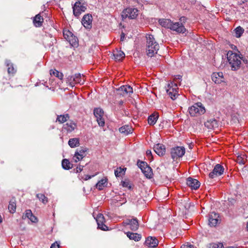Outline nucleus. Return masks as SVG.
Instances as JSON below:
<instances>
[{"label":"nucleus","instance_id":"obj_51","mask_svg":"<svg viewBox=\"0 0 248 248\" xmlns=\"http://www.w3.org/2000/svg\"><path fill=\"white\" fill-rule=\"evenodd\" d=\"M59 245L58 244L54 243L51 245L50 248H59Z\"/></svg>","mask_w":248,"mask_h":248},{"label":"nucleus","instance_id":"obj_12","mask_svg":"<svg viewBox=\"0 0 248 248\" xmlns=\"http://www.w3.org/2000/svg\"><path fill=\"white\" fill-rule=\"evenodd\" d=\"M173 83H171V86L170 84H169V88L167 89V93L172 100H175L179 94L178 93V88L177 84H175L174 87H173Z\"/></svg>","mask_w":248,"mask_h":248},{"label":"nucleus","instance_id":"obj_40","mask_svg":"<svg viewBox=\"0 0 248 248\" xmlns=\"http://www.w3.org/2000/svg\"><path fill=\"white\" fill-rule=\"evenodd\" d=\"M123 187H127L129 189H132L134 185L129 180H125L121 182Z\"/></svg>","mask_w":248,"mask_h":248},{"label":"nucleus","instance_id":"obj_50","mask_svg":"<svg viewBox=\"0 0 248 248\" xmlns=\"http://www.w3.org/2000/svg\"><path fill=\"white\" fill-rule=\"evenodd\" d=\"M83 166H81L80 165H79L78 167H77L75 172L76 173H78L79 172L83 170Z\"/></svg>","mask_w":248,"mask_h":248},{"label":"nucleus","instance_id":"obj_52","mask_svg":"<svg viewBox=\"0 0 248 248\" xmlns=\"http://www.w3.org/2000/svg\"><path fill=\"white\" fill-rule=\"evenodd\" d=\"M93 176H90L88 175H85V178H84L85 180H88L89 179L91 178Z\"/></svg>","mask_w":248,"mask_h":248},{"label":"nucleus","instance_id":"obj_44","mask_svg":"<svg viewBox=\"0 0 248 248\" xmlns=\"http://www.w3.org/2000/svg\"><path fill=\"white\" fill-rule=\"evenodd\" d=\"M96 221L97 222V223L105 222V219L104 216L101 214H98L96 218Z\"/></svg>","mask_w":248,"mask_h":248},{"label":"nucleus","instance_id":"obj_38","mask_svg":"<svg viewBox=\"0 0 248 248\" xmlns=\"http://www.w3.org/2000/svg\"><path fill=\"white\" fill-rule=\"evenodd\" d=\"M50 74L51 75V76H54L55 77L58 78L60 79H62L63 76L62 73L59 72L58 71L56 70H50Z\"/></svg>","mask_w":248,"mask_h":248},{"label":"nucleus","instance_id":"obj_18","mask_svg":"<svg viewBox=\"0 0 248 248\" xmlns=\"http://www.w3.org/2000/svg\"><path fill=\"white\" fill-rule=\"evenodd\" d=\"M86 151L87 149L83 148H81L78 150H77L73 157V159L75 162H77L81 160L85 156Z\"/></svg>","mask_w":248,"mask_h":248},{"label":"nucleus","instance_id":"obj_36","mask_svg":"<svg viewBox=\"0 0 248 248\" xmlns=\"http://www.w3.org/2000/svg\"><path fill=\"white\" fill-rule=\"evenodd\" d=\"M62 167L64 170H69L72 168V164L70 162L68 159H64L62 163Z\"/></svg>","mask_w":248,"mask_h":248},{"label":"nucleus","instance_id":"obj_5","mask_svg":"<svg viewBox=\"0 0 248 248\" xmlns=\"http://www.w3.org/2000/svg\"><path fill=\"white\" fill-rule=\"evenodd\" d=\"M67 81L70 85L73 87L75 84L78 83L80 85L83 84L85 81L84 76H81V74H76L73 76H68L67 78Z\"/></svg>","mask_w":248,"mask_h":248},{"label":"nucleus","instance_id":"obj_59","mask_svg":"<svg viewBox=\"0 0 248 248\" xmlns=\"http://www.w3.org/2000/svg\"><path fill=\"white\" fill-rule=\"evenodd\" d=\"M182 18H185V17H182L181 18V19Z\"/></svg>","mask_w":248,"mask_h":248},{"label":"nucleus","instance_id":"obj_30","mask_svg":"<svg viewBox=\"0 0 248 248\" xmlns=\"http://www.w3.org/2000/svg\"><path fill=\"white\" fill-rule=\"evenodd\" d=\"M69 117L68 114L57 115L56 122H58L60 124H63L66 122L69 119Z\"/></svg>","mask_w":248,"mask_h":248},{"label":"nucleus","instance_id":"obj_21","mask_svg":"<svg viewBox=\"0 0 248 248\" xmlns=\"http://www.w3.org/2000/svg\"><path fill=\"white\" fill-rule=\"evenodd\" d=\"M154 150L159 156L164 155L166 152L165 145L160 143L155 144L154 147Z\"/></svg>","mask_w":248,"mask_h":248},{"label":"nucleus","instance_id":"obj_2","mask_svg":"<svg viewBox=\"0 0 248 248\" xmlns=\"http://www.w3.org/2000/svg\"><path fill=\"white\" fill-rule=\"evenodd\" d=\"M146 53L148 57H152L157 54L159 46L155 41L154 37L152 34H148L146 36Z\"/></svg>","mask_w":248,"mask_h":248},{"label":"nucleus","instance_id":"obj_22","mask_svg":"<svg viewBox=\"0 0 248 248\" xmlns=\"http://www.w3.org/2000/svg\"><path fill=\"white\" fill-rule=\"evenodd\" d=\"M212 80L217 84H219L223 81V76L222 72L213 73L211 76Z\"/></svg>","mask_w":248,"mask_h":248},{"label":"nucleus","instance_id":"obj_29","mask_svg":"<svg viewBox=\"0 0 248 248\" xmlns=\"http://www.w3.org/2000/svg\"><path fill=\"white\" fill-rule=\"evenodd\" d=\"M25 217L29 218L32 222L35 223L38 221L37 218L32 214L31 210L26 211Z\"/></svg>","mask_w":248,"mask_h":248},{"label":"nucleus","instance_id":"obj_3","mask_svg":"<svg viewBox=\"0 0 248 248\" xmlns=\"http://www.w3.org/2000/svg\"><path fill=\"white\" fill-rule=\"evenodd\" d=\"M191 116H198L203 114L205 112V108L201 102L195 103L188 108Z\"/></svg>","mask_w":248,"mask_h":248},{"label":"nucleus","instance_id":"obj_57","mask_svg":"<svg viewBox=\"0 0 248 248\" xmlns=\"http://www.w3.org/2000/svg\"><path fill=\"white\" fill-rule=\"evenodd\" d=\"M247 230L248 231V222L247 223Z\"/></svg>","mask_w":248,"mask_h":248},{"label":"nucleus","instance_id":"obj_26","mask_svg":"<svg viewBox=\"0 0 248 248\" xmlns=\"http://www.w3.org/2000/svg\"><path fill=\"white\" fill-rule=\"evenodd\" d=\"M126 235L130 239L135 240V241L140 240L141 238L140 234L130 232H126Z\"/></svg>","mask_w":248,"mask_h":248},{"label":"nucleus","instance_id":"obj_42","mask_svg":"<svg viewBox=\"0 0 248 248\" xmlns=\"http://www.w3.org/2000/svg\"><path fill=\"white\" fill-rule=\"evenodd\" d=\"M107 182V180L106 179H102L99 181L96 185V187L99 190H102L103 187L104 186V185Z\"/></svg>","mask_w":248,"mask_h":248},{"label":"nucleus","instance_id":"obj_14","mask_svg":"<svg viewBox=\"0 0 248 248\" xmlns=\"http://www.w3.org/2000/svg\"><path fill=\"white\" fill-rule=\"evenodd\" d=\"M124 223L126 225H129L130 229L132 231H135L139 228V224L136 218L126 219Z\"/></svg>","mask_w":248,"mask_h":248},{"label":"nucleus","instance_id":"obj_37","mask_svg":"<svg viewBox=\"0 0 248 248\" xmlns=\"http://www.w3.org/2000/svg\"><path fill=\"white\" fill-rule=\"evenodd\" d=\"M126 169V168H122L121 167H119L117 168L114 171L116 177H118L124 175L125 174Z\"/></svg>","mask_w":248,"mask_h":248},{"label":"nucleus","instance_id":"obj_43","mask_svg":"<svg viewBox=\"0 0 248 248\" xmlns=\"http://www.w3.org/2000/svg\"><path fill=\"white\" fill-rule=\"evenodd\" d=\"M209 248H223V245L221 243H211L209 244Z\"/></svg>","mask_w":248,"mask_h":248},{"label":"nucleus","instance_id":"obj_34","mask_svg":"<svg viewBox=\"0 0 248 248\" xmlns=\"http://www.w3.org/2000/svg\"><path fill=\"white\" fill-rule=\"evenodd\" d=\"M172 21L170 19H163L159 20L160 25L166 28L170 29Z\"/></svg>","mask_w":248,"mask_h":248},{"label":"nucleus","instance_id":"obj_47","mask_svg":"<svg viewBox=\"0 0 248 248\" xmlns=\"http://www.w3.org/2000/svg\"><path fill=\"white\" fill-rule=\"evenodd\" d=\"M182 76L181 75H176L175 76L174 78V85H175V84H177L178 86V84H179V85H180V81L181 80Z\"/></svg>","mask_w":248,"mask_h":248},{"label":"nucleus","instance_id":"obj_53","mask_svg":"<svg viewBox=\"0 0 248 248\" xmlns=\"http://www.w3.org/2000/svg\"><path fill=\"white\" fill-rule=\"evenodd\" d=\"M181 248H193V246L192 245H184L183 247H182Z\"/></svg>","mask_w":248,"mask_h":248},{"label":"nucleus","instance_id":"obj_1","mask_svg":"<svg viewBox=\"0 0 248 248\" xmlns=\"http://www.w3.org/2000/svg\"><path fill=\"white\" fill-rule=\"evenodd\" d=\"M227 59L232 70L233 71L237 70L240 68L241 60H242L244 63H248V60L246 58L241 57L239 55L231 50L228 52Z\"/></svg>","mask_w":248,"mask_h":248},{"label":"nucleus","instance_id":"obj_25","mask_svg":"<svg viewBox=\"0 0 248 248\" xmlns=\"http://www.w3.org/2000/svg\"><path fill=\"white\" fill-rule=\"evenodd\" d=\"M5 64L6 66L8 67V73L10 75H14L16 72V70L14 68L13 64L11 62L10 60H6Z\"/></svg>","mask_w":248,"mask_h":248},{"label":"nucleus","instance_id":"obj_48","mask_svg":"<svg viewBox=\"0 0 248 248\" xmlns=\"http://www.w3.org/2000/svg\"><path fill=\"white\" fill-rule=\"evenodd\" d=\"M237 162L239 164H244L245 163V161L244 158L240 156H238L237 158Z\"/></svg>","mask_w":248,"mask_h":248},{"label":"nucleus","instance_id":"obj_13","mask_svg":"<svg viewBox=\"0 0 248 248\" xmlns=\"http://www.w3.org/2000/svg\"><path fill=\"white\" fill-rule=\"evenodd\" d=\"M170 29L178 33H184L186 31V29L182 23L172 22Z\"/></svg>","mask_w":248,"mask_h":248},{"label":"nucleus","instance_id":"obj_23","mask_svg":"<svg viewBox=\"0 0 248 248\" xmlns=\"http://www.w3.org/2000/svg\"><path fill=\"white\" fill-rule=\"evenodd\" d=\"M205 125L209 129H214L218 127V122L215 119L212 118L205 123Z\"/></svg>","mask_w":248,"mask_h":248},{"label":"nucleus","instance_id":"obj_27","mask_svg":"<svg viewBox=\"0 0 248 248\" xmlns=\"http://www.w3.org/2000/svg\"><path fill=\"white\" fill-rule=\"evenodd\" d=\"M113 56L116 60L120 61L124 58L125 54L122 51L116 49L113 53Z\"/></svg>","mask_w":248,"mask_h":248},{"label":"nucleus","instance_id":"obj_41","mask_svg":"<svg viewBox=\"0 0 248 248\" xmlns=\"http://www.w3.org/2000/svg\"><path fill=\"white\" fill-rule=\"evenodd\" d=\"M36 197L41 201L43 203L46 204L47 202V198L44 194L39 193L36 195Z\"/></svg>","mask_w":248,"mask_h":248},{"label":"nucleus","instance_id":"obj_32","mask_svg":"<svg viewBox=\"0 0 248 248\" xmlns=\"http://www.w3.org/2000/svg\"><path fill=\"white\" fill-rule=\"evenodd\" d=\"M132 131L131 127L128 125L123 126L119 128V131L126 135L131 133Z\"/></svg>","mask_w":248,"mask_h":248},{"label":"nucleus","instance_id":"obj_19","mask_svg":"<svg viewBox=\"0 0 248 248\" xmlns=\"http://www.w3.org/2000/svg\"><path fill=\"white\" fill-rule=\"evenodd\" d=\"M77 128V124L73 121L64 124L62 129L66 130L67 132L70 133Z\"/></svg>","mask_w":248,"mask_h":248},{"label":"nucleus","instance_id":"obj_46","mask_svg":"<svg viewBox=\"0 0 248 248\" xmlns=\"http://www.w3.org/2000/svg\"><path fill=\"white\" fill-rule=\"evenodd\" d=\"M73 33L69 31V30H64L63 32V34L64 38L66 40L69 39L70 36L72 35Z\"/></svg>","mask_w":248,"mask_h":248},{"label":"nucleus","instance_id":"obj_39","mask_svg":"<svg viewBox=\"0 0 248 248\" xmlns=\"http://www.w3.org/2000/svg\"><path fill=\"white\" fill-rule=\"evenodd\" d=\"M244 30L243 28H242L240 26L237 27L235 30H234V32H235V36L237 38L240 37L242 34L244 33Z\"/></svg>","mask_w":248,"mask_h":248},{"label":"nucleus","instance_id":"obj_9","mask_svg":"<svg viewBox=\"0 0 248 248\" xmlns=\"http://www.w3.org/2000/svg\"><path fill=\"white\" fill-rule=\"evenodd\" d=\"M93 114L96 118L98 124L100 126L105 125V119L104 116V111L100 108H95L93 110Z\"/></svg>","mask_w":248,"mask_h":248},{"label":"nucleus","instance_id":"obj_10","mask_svg":"<svg viewBox=\"0 0 248 248\" xmlns=\"http://www.w3.org/2000/svg\"><path fill=\"white\" fill-rule=\"evenodd\" d=\"M224 170L223 166L220 164H217L214 167L212 171L210 172L209 174V177L211 179H213L215 177L221 175Z\"/></svg>","mask_w":248,"mask_h":248},{"label":"nucleus","instance_id":"obj_11","mask_svg":"<svg viewBox=\"0 0 248 248\" xmlns=\"http://www.w3.org/2000/svg\"><path fill=\"white\" fill-rule=\"evenodd\" d=\"M73 10L74 16L78 17L81 14V12L85 11L86 8L83 5H81L80 2L77 1L74 5Z\"/></svg>","mask_w":248,"mask_h":248},{"label":"nucleus","instance_id":"obj_55","mask_svg":"<svg viewBox=\"0 0 248 248\" xmlns=\"http://www.w3.org/2000/svg\"><path fill=\"white\" fill-rule=\"evenodd\" d=\"M124 34L123 33L122 34V35H121V40H123V39L124 38Z\"/></svg>","mask_w":248,"mask_h":248},{"label":"nucleus","instance_id":"obj_31","mask_svg":"<svg viewBox=\"0 0 248 248\" xmlns=\"http://www.w3.org/2000/svg\"><path fill=\"white\" fill-rule=\"evenodd\" d=\"M8 210L11 213H14L16 212V200L15 198H12L9 202L8 205Z\"/></svg>","mask_w":248,"mask_h":248},{"label":"nucleus","instance_id":"obj_54","mask_svg":"<svg viewBox=\"0 0 248 248\" xmlns=\"http://www.w3.org/2000/svg\"><path fill=\"white\" fill-rule=\"evenodd\" d=\"M232 120L235 122L236 121H238V118L236 116H233L232 117Z\"/></svg>","mask_w":248,"mask_h":248},{"label":"nucleus","instance_id":"obj_33","mask_svg":"<svg viewBox=\"0 0 248 248\" xmlns=\"http://www.w3.org/2000/svg\"><path fill=\"white\" fill-rule=\"evenodd\" d=\"M68 144L71 148L78 147L79 145V140L78 138L70 139L68 141Z\"/></svg>","mask_w":248,"mask_h":248},{"label":"nucleus","instance_id":"obj_20","mask_svg":"<svg viewBox=\"0 0 248 248\" xmlns=\"http://www.w3.org/2000/svg\"><path fill=\"white\" fill-rule=\"evenodd\" d=\"M158 244V241L154 237H148L146 238L145 245L150 248H155L157 246Z\"/></svg>","mask_w":248,"mask_h":248},{"label":"nucleus","instance_id":"obj_58","mask_svg":"<svg viewBox=\"0 0 248 248\" xmlns=\"http://www.w3.org/2000/svg\"><path fill=\"white\" fill-rule=\"evenodd\" d=\"M1 222H2V220H1V217H0V223Z\"/></svg>","mask_w":248,"mask_h":248},{"label":"nucleus","instance_id":"obj_56","mask_svg":"<svg viewBox=\"0 0 248 248\" xmlns=\"http://www.w3.org/2000/svg\"><path fill=\"white\" fill-rule=\"evenodd\" d=\"M123 103H124V102H123L122 100L120 101L119 102V104L120 105H122L123 104Z\"/></svg>","mask_w":248,"mask_h":248},{"label":"nucleus","instance_id":"obj_49","mask_svg":"<svg viewBox=\"0 0 248 248\" xmlns=\"http://www.w3.org/2000/svg\"><path fill=\"white\" fill-rule=\"evenodd\" d=\"M146 155L148 157H151V158H149L150 160H152L153 159V155H152V152L151 150H147L146 151Z\"/></svg>","mask_w":248,"mask_h":248},{"label":"nucleus","instance_id":"obj_7","mask_svg":"<svg viewBox=\"0 0 248 248\" xmlns=\"http://www.w3.org/2000/svg\"><path fill=\"white\" fill-rule=\"evenodd\" d=\"M139 10L136 8H127L125 9L122 14L123 18L128 17L130 19H135L138 15Z\"/></svg>","mask_w":248,"mask_h":248},{"label":"nucleus","instance_id":"obj_16","mask_svg":"<svg viewBox=\"0 0 248 248\" xmlns=\"http://www.w3.org/2000/svg\"><path fill=\"white\" fill-rule=\"evenodd\" d=\"M186 184L192 189H197L200 186V183L197 179L188 177L186 179Z\"/></svg>","mask_w":248,"mask_h":248},{"label":"nucleus","instance_id":"obj_24","mask_svg":"<svg viewBox=\"0 0 248 248\" xmlns=\"http://www.w3.org/2000/svg\"><path fill=\"white\" fill-rule=\"evenodd\" d=\"M44 21L43 17L41 16L40 14L37 15L33 19V24L36 27H41L42 25V23Z\"/></svg>","mask_w":248,"mask_h":248},{"label":"nucleus","instance_id":"obj_8","mask_svg":"<svg viewBox=\"0 0 248 248\" xmlns=\"http://www.w3.org/2000/svg\"><path fill=\"white\" fill-rule=\"evenodd\" d=\"M221 222V218L218 214L215 212L209 214L208 224L211 227H215Z\"/></svg>","mask_w":248,"mask_h":248},{"label":"nucleus","instance_id":"obj_17","mask_svg":"<svg viewBox=\"0 0 248 248\" xmlns=\"http://www.w3.org/2000/svg\"><path fill=\"white\" fill-rule=\"evenodd\" d=\"M92 16L91 15H84L82 19V24L85 28L90 29L92 28Z\"/></svg>","mask_w":248,"mask_h":248},{"label":"nucleus","instance_id":"obj_4","mask_svg":"<svg viewBox=\"0 0 248 248\" xmlns=\"http://www.w3.org/2000/svg\"><path fill=\"white\" fill-rule=\"evenodd\" d=\"M137 165L147 178H151L153 177V173L152 169L146 162L138 160Z\"/></svg>","mask_w":248,"mask_h":248},{"label":"nucleus","instance_id":"obj_35","mask_svg":"<svg viewBox=\"0 0 248 248\" xmlns=\"http://www.w3.org/2000/svg\"><path fill=\"white\" fill-rule=\"evenodd\" d=\"M67 41H68L73 46H77L78 45V39L76 36L74 35L73 34H72L70 38L68 39Z\"/></svg>","mask_w":248,"mask_h":248},{"label":"nucleus","instance_id":"obj_45","mask_svg":"<svg viewBox=\"0 0 248 248\" xmlns=\"http://www.w3.org/2000/svg\"><path fill=\"white\" fill-rule=\"evenodd\" d=\"M105 222H103L102 223H98V228L103 230V231H107L108 230V228L107 226L105 224Z\"/></svg>","mask_w":248,"mask_h":248},{"label":"nucleus","instance_id":"obj_6","mask_svg":"<svg viewBox=\"0 0 248 248\" xmlns=\"http://www.w3.org/2000/svg\"><path fill=\"white\" fill-rule=\"evenodd\" d=\"M186 152L185 148L182 146H177L172 148L170 150V155L173 160L182 157Z\"/></svg>","mask_w":248,"mask_h":248},{"label":"nucleus","instance_id":"obj_28","mask_svg":"<svg viewBox=\"0 0 248 248\" xmlns=\"http://www.w3.org/2000/svg\"><path fill=\"white\" fill-rule=\"evenodd\" d=\"M158 118V114L157 113H154L149 116L148 118V122L150 125H154Z\"/></svg>","mask_w":248,"mask_h":248},{"label":"nucleus","instance_id":"obj_15","mask_svg":"<svg viewBox=\"0 0 248 248\" xmlns=\"http://www.w3.org/2000/svg\"><path fill=\"white\" fill-rule=\"evenodd\" d=\"M118 93L121 95L124 96L128 94L132 93L133 88L129 85H123L121 86L118 90Z\"/></svg>","mask_w":248,"mask_h":248}]
</instances>
